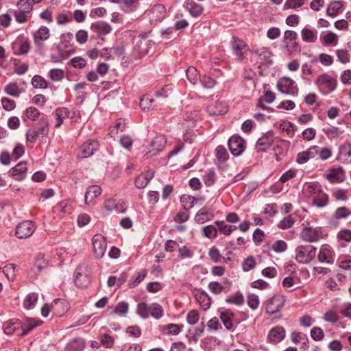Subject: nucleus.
<instances>
[{"instance_id":"obj_1","label":"nucleus","mask_w":351,"mask_h":351,"mask_svg":"<svg viewBox=\"0 0 351 351\" xmlns=\"http://www.w3.org/2000/svg\"><path fill=\"white\" fill-rule=\"evenodd\" d=\"M286 302V298L280 294H275L265 302V312L269 315H276V318L280 319L282 317L281 311Z\"/></svg>"},{"instance_id":"obj_2","label":"nucleus","mask_w":351,"mask_h":351,"mask_svg":"<svg viewBox=\"0 0 351 351\" xmlns=\"http://www.w3.org/2000/svg\"><path fill=\"white\" fill-rule=\"evenodd\" d=\"M69 308V304L67 301L58 299L53 301L51 304H45L41 308V314L44 317H46L51 312L54 315L61 317Z\"/></svg>"},{"instance_id":"obj_3","label":"nucleus","mask_w":351,"mask_h":351,"mask_svg":"<svg viewBox=\"0 0 351 351\" xmlns=\"http://www.w3.org/2000/svg\"><path fill=\"white\" fill-rule=\"evenodd\" d=\"M316 256V247L312 245H300L295 249V259L298 263L307 264Z\"/></svg>"},{"instance_id":"obj_4","label":"nucleus","mask_w":351,"mask_h":351,"mask_svg":"<svg viewBox=\"0 0 351 351\" xmlns=\"http://www.w3.org/2000/svg\"><path fill=\"white\" fill-rule=\"evenodd\" d=\"M298 34L293 30H286L283 36L284 48L290 54L299 53L300 52V47L296 41Z\"/></svg>"},{"instance_id":"obj_5","label":"nucleus","mask_w":351,"mask_h":351,"mask_svg":"<svg viewBox=\"0 0 351 351\" xmlns=\"http://www.w3.org/2000/svg\"><path fill=\"white\" fill-rule=\"evenodd\" d=\"M17 5L19 10L13 12L16 21L19 23H25L31 17L33 6L28 0H19Z\"/></svg>"},{"instance_id":"obj_6","label":"nucleus","mask_w":351,"mask_h":351,"mask_svg":"<svg viewBox=\"0 0 351 351\" xmlns=\"http://www.w3.org/2000/svg\"><path fill=\"white\" fill-rule=\"evenodd\" d=\"M287 337V331L284 326L276 325L271 328L267 335V342L271 345H277L283 341Z\"/></svg>"},{"instance_id":"obj_7","label":"nucleus","mask_w":351,"mask_h":351,"mask_svg":"<svg viewBox=\"0 0 351 351\" xmlns=\"http://www.w3.org/2000/svg\"><path fill=\"white\" fill-rule=\"evenodd\" d=\"M94 256L96 258L104 256L107 249L106 238L101 234H96L92 239Z\"/></svg>"},{"instance_id":"obj_8","label":"nucleus","mask_w":351,"mask_h":351,"mask_svg":"<svg viewBox=\"0 0 351 351\" xmlns=\"http://www.w3.org/2000/svg\"><path fill=\"white\" fill-rule=\"evenodd\" d=\"M167 143V138L164 135L156 136L149 144L147 151L145 156L152 157L156 156L158 152L162 151Z\"/></svg>"},{"instance_id":"obj_9","label":"nucleus","mask_w":351,"mask_h":351,"mask_svg":"<svg viewBox=\"0 0 351 351\" xmlns=\"http://www.w3.org/2000/svg\"><path fill=\"white\" fill-rule=\"evenodd\" d=\"M36 226L32 221H24L20 223L16 228V235L19 239L29 237L35 231Z\"/></svg>"},{"instance_id":"obj_10","label":"nucleus","mask_w":351,"mask_h":351,"mask_svg":"<svg viewBox=\"0 0 351 351\" xmlns=\"http://www.w3.org/2000/svg\"><path fill=\"white\" fill-rule=\"evenodd\" d=\"M277 86L279 91L283 94L294 95L298 92L295 82L288 77H281L278 82Z\"/></svg>"},{"instance_id":"obj_11","label":"nucleus","mask_w":351,"mask_h":351,"mask_svg":"<svg viewBox=\"0 0 351 351\" xmlns=\"http://www.w3.org/2000/svg\"><path fill=\"white\" fill-rule=\"evenodd\" d=\"M316 84L321 89H327L328 92L335 90L337 88V80L328 74L324 73L319 75L316 81Z\"/></svg>"},{"instance_id":"obj_12","label":"nucleus","mask_w":351,"mask_h":351,"mask_svg":"<svg viewBox=\"0 0 351 351\" xmlns=\"http://www.w3.org/2000/svg\"><path fill=\"white\" fill-rule=\"evenodd\" d=\"M335 253L328 245H322L317 254V261L320 263L332 265L334 263Z\"/></svg>"},{"instance_id":"obj_13","label":"nucleus","mask_w":351,"mask_h":351,"mask_svg":"<svg viewBox=\"0 0 351 351\" xmlns=\"http://www.w3.org/2000/svg\"><path fill=\"white\" fill-rule=\"evenodd\" d=\"M232 47L234 54L238 61L243 60L247 53L250 51V49L246 43L239 39L234 40Z\"/></svg>"},{"instance_id":"obj_14","label":"nucleus","mask_w":351,"mask_h":351,"mask_svg":"<svg viewBox=\"0 0 351 351\" xmlns=\"http://www.w3.org/2000/svg\"><path fill=\"white\" fill-rule=\"evenodd\" d=\"M244 143V140L240 136H232L228 143L231 153L234 156H239L245 149Z\"/></svg>"},{"instance_id":"obj_15","label":"nucleus","mask_w":351,"mask_h":351,"mask_svg":"<svg viewBox=\"0 0 351 351\" xmlns=\"http://www.w3.org/2000/svg\"><path fill=\"white\" fill-rule=\"evenodd\" d=\"M206 111L210 116H219L226 113L228 111V107L226 102L216 101L207 107Z\"/></svg>"},{"instance_id":"obj_16","label":"nucleus","mask_w":351,"mask_h":351,"mask_svg":"<svg viewBox=\"0 0 351 351\" xmlns=\"http://www.w3.org/2000/svg\"><path fill=\"white\" fill-rule=\"evenodd\" d=\"M99 147V143L96 141H89L84 143L80 147V152L78 153V157L86 158L90 156H92L94 152Z\"/></svg>"},{"instance_id":"obj_17","label":"nucleus","mask_w":351,"mask_h":351,"mask_svg":"<svg viewBox=\"0 0 351 351\" xmlns=\"http://www.w3.org/2000/svg\"><path fill=\"white\" fill-rule=\"evenodd\" d=\"M49 263V257L44 254H39L35 259L33 267V272L38 276L43 270L47 268Z\"/></svg>"},{"instance_id":"obj_18","label":"nucleus","mask_w":351,"mask_h":351,"mask_svg":"<svg viewBox=\"0 0 351 351\" xmlns=\"http://www.w3.org/2000/svg\"><path fill=\"white\" fill-rule=\"evenodd\" d=\"M302 239L307 242H316L319 237L320 231L319 228L306 227L301 232Z\"/></svg>"},{"instance_id":"obj_19","label":"nucleus","mask_w":351,"mask_h":351,"mask_svg":"<svg viewBox=\"0 0 351 351\" xmlns=\"http://www.w3.org/2000/svg\"><path fill=\"white\" fill-rule=\"evenodd\" d=\"M50 37L49 29L45 26L40 27L34 34L33 40L36 46L41 47L45 41Z\"/></svg>"},{"instance_id":"obj_20","label":"nucleus","mask_w":351,"mask_h":351,"mask_svg":"<svg viewBox=\"0 0 351 351\" xmlns=\"http://www.w3.org/2000/svg\"><path fill=\"white\" fill-rule=\"evenodd\" d=\"M101 194V189L97 185L90 186L85 193V203L88 205H93L95 199Z\"/></svg>"},{"instance_id":"obj_21","label":"nucleus","mask_w":351,"mask_h":351,"mask_svg":"<svg viewBox=\"0 0 351 351\" xmlns=\"http://www.w3.org/2000/svg\"><path fill=\"white\" fill-rule=\"evenodd\" d=\"M317 153V147L311 146L307 150L298 154L296 162L298 164H304L310 159L313 158Z\"/></svg>"},{"instance_id":"obj_22","label":"nucleus","mask_w":351,"mask_h":351,"mask_svg":"<svg viewBox=\"0 0 351 351\" xmlns=\"http://www.w3.org/2000/svg\"><path fill=\"white\" fill-rule=\"evenodd\" d=\"M154 175V171L152 170L143 172L135 179V186L138 189H144L153 178Z\"/></svg>"},{"instance_id":"obj_23","label":"nucleus","mask_w":351,"mask_h":351,"mask_svg":"<svg viewBox=\"0 0 351 351\" xmlns=\"http://www.w3.org/2000/svg\"><path fill=\"white\" fill-rule=\"evenodd\" d=\"M326 178L330 182H341L345 178V171L341 167L331 168L326 175Z\"/></svg>"},{"instance_id":"obj_24","label":"nucleus","mask_w":351,"mask_h":351,"mask_svg":"<svg viewBox=\"0 0 351 351\" xmlns=\"http://www.w3.org/2000/svg\"><path fill=\"white\" fill-rule=\"evenodd\" d=\"M350 215V212L348 208L346 206L339 207L335 210L331 219L329 220V224L333 227H337L338 225V223L336 221L337 219L347 218Z\"/></svg>"},{"instance_id":"obj_25","label":"nucleus","mask_w":351,"mask_h":351,"mask_svg":"<svg viewBox=\"0 0 351 351\" xmlns=\"http://www.w3.org/2000/svg\"><path fill=\"white\" fill-rule=\"evenodd\" d=\"M27 169L26 162H19L12 169V176L16 180H23L26 177Z\"/></svg>"},{"instance_id":"obj_26","label":"nucleus","mask_w":351,"mask_h":351,"mask_svg":"<svg viewBox=\"0 0 351 351\" xmlns=\"http://www.w3.org/2000/svg\"><path fill=\"white\" fill-rule=\"evenodd\" d=\"M151 45V42L146 39H139L136 43L134 50L138 52L136 58H141L142 56L148 53Z\"/></svg>"},{"instance_id":"obj_27","label":"nucleus","mask_w":351,"mask_h":351,"mask_svg":"<svg viewBox=\"0 0 351 351\" xmlns=\"http://www.w3.org/2000/svg\"><path fill=\"white\" fill-rule=\"evenodd\" d=\"M272 133L268 132L266 136L260 138L256 144V149L258 152L266 151L272 143Z\"/></svg>"},{"instance_id":"obj_28","label":"nucleus","mask_w":351,"mask_h":351,"mask_svg":"<svg viewBox=\"0 0 351 351\" xmlns=\"http://www.w3.org/2000/svg\"><path fill=\"white\" fill-rule=\"evenodd\" d=\"M219 317L227 330H230L233 328L232 319L234 317V313L232 311H223L220 313Z\"/></svg>"},{"instance_id":"obj_29","label":"nucleus","mask_w":351,"mask_h":351,"mask_svg":"<svg viewBox=\"0 0 351 351\" xmlns=\"http://www.w3.org/2000/svg\"><path fill=\"white\" fill-rule=\"evenodd\" d=\"M91 29L99 34L106 35L110 32V25L104 21H98L91 25Z\"/></svg>"},{"instance_id":"obj_30","label":"nucleus","mask_w":351,"mask_h":351,"mask_svg":"<svg viewBox=\"0 0 351 351\" xmlns=\"http://www.w3.org/2000/svg\"><path fill=\"white\" fill-rule=\"evenodd\" d=\"M320 40L326 46H336L339 42V36L334 32H329L322 36Z\"/></svg>"},{"instance_id":"obj_31","label":"nucleus","mask_w":351,"mask_h":351,"mask_svg":"<svg viewBox=\"0 0 351 351\" xmlns=\"http://www.w3.org/2000/svg\"><path fill=\"white\" fill-rule=\"evenodd\" d=\"M301 36L306 43H314L317 38V32L307 27L301 30Z\"/></svg>"},{"instance_id":"obj_32","label":"nucleus","mask_w":351,"mask_h":351,"mask_svg":"<svg viewBox=\"0 0 351 351\" xmlns=\"http://www.w3.org/2000/svg\"><path fill=\"white\" fill-rule=\"evenodd\" d=\"M186 8L193 16H199L203 11V7L193 0H188L186 2Z\"/></svg>"},{"instance_id":"obj_33","label":"nucleus","mask_w":351,"mask_h":351,"mask_svg":"<svg viewBox=\"0 0 351 351\" xmlns=\"http://www.w3.org/2000/svg\"><path fill=\"white\" fill-rule=\"evenodd\" d=\"M200 111L197 110H191L189 112H186L185 114V121L186 123H183V125L186 127H193L194 125L195 122L199 117Z\"/></svg>"},{"instance_id":"obj_34","label":"nucleus","mask_w":351,"mask_h":351,"mask_svg":"<svg viewBox=\"0 0 351 351\" xmlns=\"http://www.w3.org/2000/svg\"><path fill=\"white\" fill-rule=\"evenodd\" d=\"M174 88L171 84H168L156 92L157 97L161 99L171 98L174 94Z\"/></svg>"},{"instance_id":"obj_35","label":"nucleus","mask_w":351,"mask_h":351,"mask_svg":"<svg viewBox=\"0 0 351 351\" xmlns=\"http://www.w3.org/2000/svg\"><path fill=\"white\" fill-rule=\"evenodd\" d=\"M69 110L65 108H60L56 110V121L55 127L58 128L63 123L64 120L69 117Z\"/></svg>"},{"instance_id":"obj_36","label":"nucleus","mask_w":351,"mask_h":351,"mask_svg":"<svg viewBox=\"0 0 351 351\" xmlns=\"http://www.w3.org/2000/svg\"><path fill=\"white\" fill-rule=\"evenodd\" d=\"M339 157L345 162H351V144H343L339 147Z\"/></svg>"},{"instance_id":"obj_37","label":"nucleus","mask_w":351,"mask_h":351,"mask_svg":"<svg viewBox=\"0 0 351 351\" xmlns=\"http://www.w3.org/2000/svg\"><path fill=\"white\" fill-rule=\"evenodd\" d=\"M4 91L6 94L14 97H19L21 93L19 86L16 82H10L8 84L4 87Z\"/></svg>"},{"instance_id":"obj_38","label":"nucleus","mask_w":351,"mask_h":351,"mask_svg":"<svg viewBox=\"0 0 351 351\" xmlns=\"http://www.w3.org/2000/svg\"><path fill=\"white\" fill-rule=\"evenodd\" d=\"M343 5V3L341 1H335L331 2L326 9L327 14L329 16H335L342 8Z\"/></svg>"},{"instance_id":"obj_39","label":"nucleus","mask_w":351,"mask_h":351,"mask_svg":"<svg viewBox=\"0 0 351 351\" xmlns=\"http://www.w3.org/2000/svg\"><path fill=\"white\" fill-rule=\"evenodd\" d=\"M328 204V196L326 193L321 191L313 197V204L318 208L326 206Z\"/></svg>"},{"instance_id":"obj_40","label":"nucleus","mask_w":351,"mask_h":351,"mask_svg":"<svg viewBox=\"0 0 351 351\" xmlns=\"http://www.w3.org/2000/svg\"><path fill=\"white\" fill-rule=\"evenodd\" d=\"M74 281L78 287L85 288L89 285L90 279L88 276L83 275L81 273L77 272Z\"/></svg>"},{"instance_id":"obj_41","label":"nucleus","mask_w":351,"mask_h":351,"mask_svg":"<svg viewBox=\"0 0 351 351\" xmlns=\"http://www.w3.org/2000/svg\"><path fill=\"white\" fill-rule=\"evenodd\" d=\"M186 77H187V79L193 84H197V82L199 80V78H200V75H199L198 71L193 66H189L187 69Z\"/></svg>"},{"instance_id":"obj_42","label":"nucleus","mask_w":351,"mask_h":351,"mask_svg":"<svg viewBox=\"0 0 351 351\" xmlns=\"http://www.w3.org/2000/svg\"><path fill=\"white\" fill-rule=\"evenodd\" d=\"M291 341L294 343H299L304 341L303 343L306 346L307 348L309 347L308 340L305 337V335L300 332H293L291 334Z\"/></svg>"},{"instance_id":"obj_43","label":"nucleus","mask_w":351,"mask_h":351,"mask_svg":"<svg viewBox=\"0 0 351 351\" xmlns=\"http://www.w3.org/2000/svg\"><path fill=\"white\" fill-rule=\"evenodd\" d=\"M38 300V296L34 293H29L25 298L23 302L24 307L27 309H32L34 307Z\"/></svg>"},{"instance_id":"obj_44","label":"nucleus","mask_w":351,"mask_h":351,"mask_svg":"<svg viewBox=\"0 0 351 351\" xmlns=\"http://www.w3.org/2000/svg\"><path fill=\"white\" fill-rule=\"evenodd\" d=\"M338 60L343 63L347 64L350 61V56L348 50L345 49H339L335 51Z\"/></svg>"},{"instance_id":"obj_45","label":"nucleus","mask_w":351,"mask_h":351,"mask_svg":"<svg viewBox=\"0 0 351 351\" xmlns=\"http://www.w3.org/2000/svg\"><path fill=\"white\" fill-rule=\"evenodd\" d=\"M112 309L111 314L119 313L121 315H126L128 311V304L124 302L119 303L115 306H110Z\"/></svg>"},{"instance_id":"obj_46","label":"nucleus","mask_w":351,"mask_h":351,"mask_svg":"<svg viewBox=\"0 0 351 351\" xmlns=\"http://www.w3.org/2000/svg\"><path fill=\"white\" fill-rule=\"evenodd\" d=\"M32 84L36 88L45 89L47 87V81L40 75H36L32 79Z\"/></svg>"},{"instance_id":"obj_47","label":"nucleus","mask_w":351,"mask_h":351,"mask_svg":"<svg viewBox=\"0 0 351 351\" xmlns=\"http://www.w3.org/2000/svg\"><path fill=\"white\" fill-rule=\"evenodd\" d=\"M247 304L251 309H257L260 304L258 295L254 293L249 294L247 297Z\"/></svg>"},{"instance_id":"obj_48","label":"nucleus","mask_w":351,"mask_h":351,"mask_svg":"<svg viewBox=\"0 0 351 351\" xmlns=\"http://www.w3.org/2000/svg\"><path fill=\"white\" fill-rule=\"evenodd\" d=\"M323 319L326 322L335 324L338 321L339 316L336 311L329 309L324 314Z\"/></svg>"},{"instance_id":"obj_49","label":"nucleus","mask_w":351,"mask_h":351,"mask_svg":"<svg viewBox=\"0 0 351 351\" xmlns=\"http://www.w3.org/2000/svg\"><path fill=\"white\" fill-rule=\"evenodd\" d=\"M37 130L43 136H46L49 132V123L48 121L44 119L41 118L38 123V128Z\"/></svg>"},{"instance_id":"obj_50","label":"nucleus","mask_w":351,"mask_h":351,"mask_svg":"<svg viewBox=\"0 0 351 351\" xmlns=\"http://www.w3.org/2000/svg\"><path fill=\"white\" fill-rule=\"evenodd\" d=\"M19 326V323L17 321L10 320L4 324V332L7 335H11Z\"/></svg>"},{"instance_id":"obj_51","label":"nucleus","mask_w":351,"mask_h":351,"mask_svg":"<svg viewBox=\"0 0 351 351\" xmlns=\"http://www.w3.org/2000/svg\"><path fill=\"white\" fill-rule=\"evenodd\" d=\"M226 301L229 304L240 305L244 302V298L241 293H236L228 297Z\"/></svg>"},{"instance_id":"obj_52","label":"nucleus","mask_w":351,"mask_h":351,"mask_svg":"<svg viewBox=\"0 0 351 351\" xmlns=\"http://www.w3.org/2000/svg\"><path fill=\"white\" fill-rule=\"evenodd\" d=\"M84 348V343L82 339H75L71 341L67 348L69 351H81Z\"/></svg>"},{"instance_id":"obj_53","label":"nucleus","mask_w":351,"mask_h":351,"mask_svg":"<svg viewBox=\"0 0 351 351\" xmlns=\"http://www.w3.org/2000/svg\"><path fill=\"white\" fill-rule=\"evenodd\" d=\"M150 306H147L144 302L139 303L137 306V313L143 318L145 319L149 317Z\"/></svg>"},{"instance_id":"obj_54","label":"nucleus","mask_w":351,"mask_h":351,"mask_svg":"<svg viewBox=\"0 0 351 351\" xmlns=\"http://www.w3.org/2000/svg\"><path fill=\"white\" fill-rule=\"evenodd\" d=\"M311 337L316 341H321L324 337V332L320 327H313L311 330Z\"/></svg>"},{"instance_id":"obj_55","label":"nucleus","mask_w":351,"mask_h":351,"mask_svg":"<svg viewBox=\"0 0 351 351\" xmlns=\"http://www.w3.org/2000/svg\"><path fill=\"white\" fill-rule=\"evenodd\" d=\"M154 99L150 98L149 96H143L140 101V106L144 111L149 110L152 108V104Z\"/></svg>"},{"instance_id":"obj_56","label":"nucleus","mask_w":351,"mask_h":351,"mask_svg":"<svg viewBox=\"0 0 351 351\" xmlns=\"http://www.w3.org/2000/svg\"><path fill=\"white\" fill-rule=\"evenodd\" d=\"M280 129L290 136H293L294 134L293 125L290 121H283L280 125Z\"/></svg>"},{"instance_id":"obj_57","label":"nucleus","mask_w":351,"mask_h":351,"mask_svg":"<svg viewBox=\"0 0 351 351\" xmlns=\"http://www.w3.org/2000/svg\"><path fill=\"white\" fill-rule=\"evenodd\" d=\"M50 78L53 81H60L64 77V71L60 69H53L49 72Z\"/></svg>"},{"instance_id":"obj_58","label":"nucleus","mask_w":351,"mask_h":351,"mask_svg":"<svg viewBox=\"0 0 351 351\" xmlns=\"http://www.w3.org/2000/svg\"><path fill=\"white\" fill-rule=\"evenodd\" d=\"M40 324L39 322H36L32 319H27L26 324L23 326V332L20 336L26 335L29 331L32 330L34 327Z\"/></svg>"},{"instance_id":"obj_59","label":"nucleus","mask_w":351,"mask_h":351,"mask_svg":"<svg viewBox=\"0 0 351 351\" xmlns=\"http://www.w3.org/2000/svg\"><path fill=\"white\" fill-rule=\"evenodd\" d=\"M287 243L282 240H278L276 241L271 246V249L276 253H281L285 252L287 250Z\"/></svg>"},{"instance_id":"obj_60","label":"nucleus","mask_w":351,"mask_h":351,"mask_svg":"<svg viewBox=\"0 0 351 351\" xmlns=\"http://www.w3.org/2000/svg\"><path fill=\"white\" fill-rule=\"evenodd\" d=\"M166 12L165 7L162 4H158L153 7L152 12L158 19H160L164 17Z\"/></svg>"},{"instance_id":"obj_61","label":"nucleus","mask_w":351,"mask_h":351,"mask_svg":"<svg viewBox=\"0 0 351 351\" xmlns=\"http://www.w3.org/2000/svg\"><path fill=\"white\" fill-rule=\"evenodd\" d=\"M182 327L178 324H170L164 328V331L168 335H178L181 331Z\"/></svg>"},{"instance_id":"obj_62","label":"nucleus","mask_w":351,"mask_h":351,"mask_svg":"<svg viewBox=\"0 0 351 351\" xmlns=\"http://www.w3.org/2000/svg\"><path fill=\"white\" fill-rule=\"evenodd\" d=\"M126 280L125 276H122L120 278H117L116 276H110L108 280V285L109 287H113L117 285L120 287L122 285Z\"/></svg>"},{"instance_id":"obj_63","label":"nucleus","mask_w":351,"mask_h":351,"mask_svg":"<svg viewBox=\"0 0 351 351\" xmlns=\"http://www.w3.org/2000/svg\"><path fill=\"white\" fill-rule=\"evenodd\" d=\"M25 114L28 119L32 121H35L36 119L39 117L40 112L37 108L31 106L26 109Z\"/></svg>"},{"instance_id":"obj_64","label":"nucleus","mask_w":351,"mask_h":351,"mask_svg":"<svg viewBox=\"0 0 351 351\" xmlns=\"http://www.w3.org/2000/svg\"><path fill=\"white\" fill-rule=\"evenodd\" d=\"M149 315L156 319H159L162 316V309L158 304H154L150 306Z\"/></svg>"}]
</instances>
